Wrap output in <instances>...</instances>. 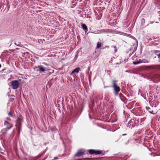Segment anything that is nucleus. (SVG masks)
I'll list each match as a JSON object with an SVG mask.
<instances>
[{
  "label": "nucleus",
  "instance_id": "obj_1",
  "mask_svg": "<svg viewBox=\"0 0 160 160\" xmlns=\"http://www.w3.org/2000/svg\"><path fill=\"white\" fill-rule=\"evenodd\" d=\"M117 82V81L115 80H113V85L112 87L113 88L115 92V94L116 95H117L118 94V92L120 91V87L117 85L116 83Z\"/></svg>",
  "mask_w": 160,
  "mask_h": 160
},
{
  "label": "nucleus",
  "instance_id": "obj_2",
  "mask_svg": "<svg viewBox=\"0 0 160 160\" xmlns=\"http://www.w3.org/2000/svg\"><path fill=\"white\" fill-rule=\"evenodd\" d=\"M20 85L19 82L18 80H13L11 81V85L12 88L16 89L18 88Z\"/></svg>",
  "mask_w": 160,
  "mask_h": 160
},
{
  "label": "nucleus",
  "instance_id": "obj_3",
  "mask_svg": "<svg viewBox=\"0 0 160 160\" xmlns=\"http://www.w3.org/2000/svg\"><path fill=\"white\" fill-rule=\"evenodd\" d=\"M13 127L12 125H11L9 127H7L6 128H4L2 129L1 131V135L2 136H4L6 133L7 131L9 129H10V128H11L12 127Z\"/></svg>",
  "mask_w": 160,
  "mask_h": 160
},
{
  "label": "nucleus",
  "instance_id": "obj_4",
  "mask_svg": "<svg viewBox=\"0 0 160 160\" xmlns=\"http://www.w3.org/2000/svg\"><path fill=\"white\" fill-rule=\"evenodd\" d=\"M22 121V119L21 118H20L19 117L17 118V125L16 126H18V133H19L20 132V129L21 128V122Z\"/></svg>",
  "mask_w": 160,
  "mask_h": 160
},
{
  "label": "nucleus",
  "instance_id": "obj_5",
  "mask_svg": "<svg viewBox=\"0 0 160 160\" xmlns=\"http://www.w3.org/2000/svg\"><path fill=\"white\" fill-rule=\"evenodd\" d=\"M36 68H38V69L37 70V71H39L40 72H44L45 71H49L48 69L44 68L42 65L38 66Z\"/></svg>",
  "mask_w": 160,
  "mask_h": 160
},
{
  "label": "nucleus",
  "instance_id": "obj_6",
  "mask_svg": "<svg viewBox=\"0 0 160 160\" xmlns=\"http://www.w3.org/2000/svg\"><path fill=\"white\" fill-rule=\"evenodd\" d=\"M88 152L91 154H94L95 155H99L101 153L100 151L94 149H90L88 150Z\"/></svg>",
  "mask_w": 160,
  "mask_h": 160
},
{
  "label": "nucleus",
  "instance_id": "obj_7",
  "mask_svg": "<svg viewBox=\"0 0 160 160\" xmlns=\"http://www.w3.org/2000/svg\"><path fill=\"white\" fill-rule=\"evenodd\" d=\"M128 126L129 128H132L134 127L135 126V121L134 119H131L128 123Z\"/></svg>",
  "mask_w": 160,
  "mask_h": 160
},
{
  "label": "nucleus",
  "instance_id": "obj_8",
  "mask_svg": "<svg viewBox=\"0 0 160 160\" xmlns=\"http://www.w3.org/2000/svg\"><path fill=\"white\" fill-rule=\"evenodd\" d=\"M80 70V68H77L74 69L72 72L71 74L73 75L75 73H77Z\"/></svg>",
  "mask_w": 160,
  "mask_h": 160
},
{
  "label": "nucleus",
  "instance_id": "obj_9",
  "mask_svg": "<svg viewBox=\"0 0 160 160\" xmlns=\"http://www.w3.org/2000/svg\"><path fill=\"white\" fill-rule=\"evenodd\" d=\"M82 28L85 32V33H86L88 31V29L86 25L85 24L82 25Z\"/></svg>",
  "mask_w": 160,
  "mask_h": 160
},
{
  "label": "nucleus",
  "instance_id": "obj_10",
  "mask_svg": "<svg viewBox=\"0 0 160 160\" xmlns=\"http://www.w3.org/2000/svg\"><path fill=\"white\" fill-rule=\"evenodd\" d=\"M146 109L148 110V111L149 112L153 114H155L156 112H154V111L152 110L151 108L150 107H146Z\"/></svg>",
  "mask_w": 160,
  "mask_h": 160
},
{
  "label": "nucleus",
  "instance_id": "obj_11",
  "mask_svg": "<svg viewBox=\"0 0 160 160\" xmlns=\"http://www.w3.org/2000/svg\"><path fill=\"white\" fill-rule=\"evenodd\" d=\"M74 157L75 158L77 157H80V150H78L77 152L76 153L74 156Z\"/></svg>",
  "mask_w": 160,
  "mask_h": 160
},
{
  "label": "nucleus",
  "instance_id": "obj_12",
  "mask_svg": "<svg viewBox=\"0 0 160 160\" xmlns=\"http://www.w3.org/2000/svg\"><path fill=\"white\" fill-rule=\"evenodd\" d=\"M140 60L141 61V63H147L149 62L147 60L145 59H142L141 60L140 59Z\"/></svg>",
  "mask_w": 160,
  "mask_h": 160
},
{
  "label": "nucleus",
  "instance_id": "obj_13",
  "mask_svg": "<svg viewBox=\"0 0 160 160\" xmlns=\"http://www.w3.org/2000/svg\"><path fill=\"white\" fill-rule=\"evenodd\" d=\"M4 125H7V127H8V126H10L12 125L9 122L6 121H4Z\"/></svg>",
  "mask_w": 160,
  "mask_h": 160
},
{
  "label": "nucleus",
  "instance_id": "obj_14",
  "mask_svg": "<svg viewBox=\"0 0 160 160\" xmlns=\"http://www.w3.org/2000/svg\"><path fill=\"white\" fill-rule=\"evenodd\" d=\"M141 63V61L140 59L139 61H138L136 62H133V64L134 65H136Z\"/></svg>",
  "mask_w": 160,
  "mask_h": 160
},
{
  "label": "nucleus",
  "instance_id": "obj_15",
  "mask_svg": "<svg viewBox=\"0 0 160 160\" xmlns=\"http://www.w3.org/2000/svg\"><path fill=\"white\" fill-rule=\"evenodd\" d=\"M101 43L100 42H98L97 43V48H99L101 46Z\"/></svg>",
  "mask_w": 160,
  "mask_h": 160
},
{
  "label": "nucleus",
  "instance_id": "obj_16",
  "mask_svg": "<svg viewBox=\"0 0 160 160\" xmlns=\"http://www.w3.org/2000/svg\"><path fill=\"white\" fill-rule=\"evenodd\" d=\"M85 151L81 149V155H82L85 154Z\"/></svg>",
  "mask_w": 160,
  "mask_h": 160
},
{
  "label": "nucleus",
  "instance_id": "obj_17",
  "mask_svg": "<svg viewBox=\"0 0 160 160\" xmlns=\"http://www.w3.org/2000/svg\"><path fill=\"white\" fill-rule=\"evenodd\" d=\"M8 115L9 116H11V117H13V116L11 112H8Z\"/></svg>",
  "mask_w": 160,
  "mask_h": 160
},
{
  "label": "nucleus",
  "instance_id": "obj_18",
  "mask_svg": "<svg viewBox=\"0 0 160 160\" xmlns=\"http://www.w3.org/2000/svg\"><path fill=\"white\" fill-rule=\"evenodd\" d=\"M20 44H21V43L20 42H18V44L16 43H15V45H17V46H19V47H21V46L20 45Z\"/></svg>",
  "mask_w": 160,
  "mask_h": 160
},
{
  "label": "nucleus",
  "instance_id": "obj_19",
  "mask_svg": "<svg viewBox=\"0 0 160 160\" xmlns=\"http://www.w3.org/2000/svg\"><path fill=\"white\" fill-rule=\"evenodd\" d=\"M14 99L12 98H10V101L11 102H13L14 101Z\"/></svg>",
  "mask_w": 160,
  "mask_h": 160
},
{
  "label": "nucleus",
  "instance_id": "obj_20",
  "mask_svg": "<svg viewBox=\"0 0 160 160\" xmlns=\"http://www.w3.org/2000/svg\"><path fill=\"white\" fill-rule=\"evenodd\" d=\"M112 47H114V48L115 49V52H116V51H117V48H116V47L115 46H112Z\"/></svg>",
  "mask_w": 160,
  "mask_h": 160
},
{
  "label": "nucleus",
  "instance_id": "obj_21",
  "mask_svg": "<svg viewBox=\"0 0 160 160\" xmlns=\"http://www.w3.org/2000/svg\"><path fill=\"white\" fill-rule=\"evenodd\" d=\"M57 159H58V157H54V159L53 160H57Z\"/></svg>",
  "mask_w": 160,
  "mask_h": 160
},
{
  "label": "nucleus",
  "instance_id": "obj_22",
  "mask_svg": "<svg viewBox=\"0 0 160 160\" xmlns=\"http://www.w3.org/2000/svg\"><path fill=\"white\" fill-rule=\"evenodd\" d=\"M5 70V69H2V71H1V72H4V70Z\"/></svg>",
  "mask_w": 160,
  "mask_h": 160
},
{
  "label": "nucleus",
  "instance_id": "obj_23",
  "mask_svg": "<svg viewBox=\"0 0 160 160\" xmlns=\"http://www.w3.org/2000/svg\"><path fill=\"white\" fill-rule=\"evenodd\" d=\"M158 58L160 59V53L158 54Z\"/></svg>",
  "mask_w": 160,
  "mask_h": 160
},
{
  "label": "nucleus",
  "instance_id": "obj_24",
  "mask_svg": "<svg viewBox=\"0 0 160 160\" xmlns=\"http://www.w3.org/2000/svg\"><path fill=\"white\" fill-rule=\"evenodd\" d=\"M1 64H0V68H1Z\"/></svg>",
  "mask_w": 160,
  "mask_h": 160
},
{
  "label": "nucleus",
  "instance_id": "obj_25",
  "mask_svg": "<svg viewBox=\"0 0 160 160\" xmlns=\"http://www.w3.org/2000/svg\"><path fill=\"white\" fill-rule=\"evenodd\" d=\"M78 37L79 38V36H78L77 37V38H78Z\"/></svg>",
  "mask_w": 160,
  "mask_h": 160
}]
</instances>
